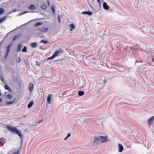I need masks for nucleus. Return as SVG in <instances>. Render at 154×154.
<instances>
[{
    "label": "nucleus",
    "instance_id": "obj_9",
    "mask_svg": "<svg viewBox=\"0 0 154 154\" xmlns=\"http://www.w3.org/2000/svg\"><path fill=\"white\" fill-rule=\"evenodd\" d=\"M33 88L34 86L33 84L32 83H30L29 85L28 89L31 93L32 92Z\"/></svg>",
    "mask_w": 154,
    "mask_h": 154
},
{
    "label": "nucleus",
    "instance_id": "obj_22",
    "mask_svg": "<svg viewBox=\"0 0 154 154\" xmlns=\"http://www.w3.org/2000/svg\"><path fill=\"white\" fill-rule=\"evenodd\" d=\"M85 92L83 91H80L79 92V96H82L84 94Z\"/></svg>",
    "mask_w": 154,
    "mask_h": 154
},
{
    "label": "nucleus",
    "instance_id": "obj_13",
    "mask_svg": "<svg viewBox=\"0 0 154 154\" xmlns=\"http://www.w3.org/2000/svg\"><path fill=\"white\" fill-rule=\"evenodd\" d=\"M28 8L32 10H35L36 9L35 5H30L29 6V7Z\"/></svg>",
    "mask_w": 154,
    "mask_h": 154
},
{
    "label": "nucleus",
    "instance_id": "obj_26",
    "mask_svg": "<svg viewBox=\"0 0 154 154\" xmlns=\"http://www.w3.org/2000/svg\"><path fill=\"white\" fill-rule=\"evenodd\" d=\"M40 43H43L44 44H46L48 43V42L47 41H45L44 40H42L41 41Z\"/></svg>",
    "mask_w": 154,
    "mask_h": 154
},
{
    "label": "nucleus",
    "instance_id": "obj_32",
    "mask_svg": "<svg viewBox=\"0 0 154 154\" xmlns=\"http://www.w3.org/2000/svg\"><path fill=\"white\" fill-rule=\"evenodd\" d=\"M71 135V134L70 133H69L68 134L66 137L64 138V140H66Z\"/></svg>",
    "mask_w": 154,
    "mask_h": 154
},
{
    "label": "nucleus",
    "instance_id": "obj_21",
    "mask_svg": "<svg viewBox=\"0 0 154 154\" xmlns=\"http://www.w3.org/2000/svg\"><path fill=\"white\" fill-rule=\"evenodd\" d=\"M22 45L21 44H19L18 45L17 50L18 51H21L20 48L22 47Z\"/></svg>",
    "mask_w": 154,
    "mask_h": 154
},
{
    "label": "nucleus",
    "instance_id": "obj_47",
    "mask_svg": "<svg viewBox=\"0 0 154 154\" xmlns=\"http://www.w3.org/2000/svg\"><path fill=\"white\" fill-rule=\"evenodd\" d=\"M12 79H13V80H14V81H16V79H15V78H12Z\"/></svg>",
    "mask_w": 154,
    "mask_h": 154
},
{
    "label": "nucleus",
    "instance_id": "obj_3",
    "mask_svg": "<svg viewBox=\"0 0 154 154\" xmlns=\"http://www.w3.org/2000/svg\"><path fill=\"white\" fill-rule=\"evenodd\" d=\"M12 45V44L10 43L7 47L6 54H5V59H6L7 57L8 56V55L10 52V51L11 48V47Z\"/></svg>",
    "mask_w": 154,
    "mask_h": 154
},
{
    "label": "nucleus",
    "instance_id": "obj_18",
    "mask_svg": "<svg viewBox=\"0 0 154 154\" xmlns=\"http://www.w3.org/2000/svg\"><path fill=\"white\" fill-rule=\"evenodd\" d=\"M41 9L43 10H45L47 9V6L45 5H43L41 6Z\"/></svg>",
    "mask_w": 154,
    "mask_h": 154
},
{
    "label": "nucleus",
    "instance_id": "obj_27",
    "mask_svg": "<svg viewBox=\"0 0 154 154\" xmlns=\"http://www.w3.org/2000/svg\"><path fill=\"white\" fill-rule=\"evenodd\" d=\"M26 50H27V47L26 46H24L23 49L22 50V51L23 52H27Z\"/></svg>",
    "mask_w": 154,
    "mask_h": 154
},
{
    "label": "nucleus",
    "instance_id": "obj_39",
    "mask_svg": "<svg viewBox=\"0 0 154 154\" xmlns=\"http://www.w3.org/2000/svg\"><path fill=\"white\" fill-rule=\"evenodd\" d=\"M36 64L38 66H40V64L39 62H36Z\"/></svg>",
    "mask_w": 154,
    "mask_h": 154
},
{
    "label": "nucleus",
    "instance_id": "obj_1",
    "mask_svg": "<svg viewBox=\"0 0 154 154\" xmlns=\"http://www.w3.org/2000/svg\"><path fill=\"white\" fill-rule=\"evenodd\" d=\"M7 128L10 131L13 132L14 133L17 134L21 138V139H22V135L20 130H18L15 127H12L11 126L8 125L7 126Z\"/></svg>",
    "mask_w": 154,
    "mask_h": 154
},
{
    "label": "nucleus",
    "instance_id": "obj_15",
    "mask_svg": "<svg viewBox=\"0 0 154 154\" xmlns=\"http://www.w3.org/2000/svg\"><path fill=\"white\" fill-rule=\"evenodd\" d=\"M34 103V102L33 101H30L29 104L28 105L27 107L29 108L32 106Z\"/></svg>",
    "mask_w": 154,
    "mask_h": 154
},
{
    "label": "nucleus",
    "instance_id": "obj_24",
    "mask_svg": "<svg viewBox=\"0 0 154 154\" xmlns=\"http://www.w3.org/2000/svg\"><path fill=\"white\" fill-rule=\"evenodd\" d=\"M26 60L27 61V62H26V61H24V62L26 64V67L28 68L29 67V63L28 61L27 60Z\"/></svg>",
    "mask_w": 154,
    "mask_h": 154
},
{
    "label": "nucleus",
    "instance_id": "obj_28",
    "mask_svg": "<svg viewBox=\"0 0 154 154\" xmlns=\"http://www.w3.org/2000/svg\"><path fill=\"white\" fill-rule=\"evenodd\" d=\"M19 38L18 36H14L13 38L12 39V41H15L18 38Z\"/></svg>",
    "mask_w": 154,
    "mask_h": 154
},
{
    "label": "nucleus",
    "instance_id": "obj_5",
    "mask_svg": "<svg viewBox=\"0 0 154 154\" xmlns=\"http://www.w3.org/2000/svg\"><path fill=\"white\" fill-rule=\"evenodd\" d=\"M154 120V116L151 117L148 120L147 123L149 126H150L153 123Z\"/></svg>",
    "mask_w": 154,
    "mask_h": 154
},
{
    "label": "nucleus",
    "instance_id": "obj_43",
    "mask_svg": "<svg viewBox=\"0 0 154 154\" xmlns=\"http://www.w3.org/2000/svg\"><path fill=\"white\" fill-rule=\"evenodd\" d=\"M152 62H154V58H152Z\"/></svg>",
    "mask_w": 154,
    "mask_h": 154
},
{
    "label": "nucleus",
    "instance_id": "obj_6",
    "mask_svg": "<svg viewBox=\"0 0 154 154\" xmlns=\"http://www.w3.org/2000/svg\"><path fill=\"white\" fill-rule=\"evenodd\" d=\"M101 143H104L108 141L107 137L106 136H100Z\"/></svg>",
    "mask_w": 154,
    "mask_h": 154
},
{
    "label": "nucleus",
    "instance_id": "obj_37",
    "mask_svg": "<svg viewBox=\"0 0 154 154\" xmlns=\"http://www.w3.org/2000/svg\"><path fill=\"white\" fill-rule=\"evenodd\" d=\"M127 131L126 130H124L122 131V133L124 134H125L127 133Z\"/></svg>",
    "mask_w": 154,
    "mask_h": 154
},
{
    "label": "nucleus",
    "instance_id": "obj_16",
    "mask_svg": "<svg viewBox=\"0 0 154 154\" xmlns=\"http://www.w3.org/2000/svg\"><path fill=\"white\" fill-rule=\"evenodd\" d=\"M5 88L8 91H12L11 90V89L10 87L7 85H5L4 86Z\"/></svg>",
    "mask_w": 154,
    "mask_h": 154
},
{
    "label": "nucleus",
    "instance_id": "obj_7",
    "mask_svg": "<svg viewBox=\"0 0 154 154\" xmlns=\"http://www.w3.org/2000/svg\"><path fill=\"white\" fill-rule=\"evenodd\" d=\"M48 29V28H39L38 29V30L42 32L46 33L47 32Z\"/></svg>",
    "mask_w": 154,
    "mask_h": 154
},
{
    "label": "nucleus",
    "instance_id": "obj_42",
    "mask_svg": "<svg viewBox=\"0 0 154 154\" xmlns=\"http://www.w3.org/2000/svg\"><path fill=\"white\" fill-rule=\"evenodd\" d=\"M2 100V98H0V103H1Z\"/></svg>",
    "mask_w": 154,
    "mask_h": 154
},
{
    "label": "nucleus",
    "instance_id": "obj_34",
    "mask_svg": "<svg viewBox=\"0 0 154 154\" xmlns=\"http://www.w3.org/2000/svg\"><path fill=\"white\" fill-rule=\"evenodd\" d=\"M28 11H24L23 12H21L20 13V15H23V14H26V13H28Z\"/></svg>",
    "mask_w": 154,
    "mask_h": 154
},
{
    "label": "nucleus",
    "instance_id": "obj_14",
    "mask_svg": "<svg viewBox=\"0 0 154 154\" xmlns=\"http://www.w3.org/2000/svg\"><path fill=\"white\" fill-rule=\"evenodd\" d=\"M82 14H86L89 15H92V13L90 11H85L83 12L82 13Z\"/></svg>",
    "mask_w": 154,
    "mask_h": 154
},
{
    "label": "nucleus",
    "instance_id": "obj_19",
    "mask_svg": "<svg viewBox=\"0 0 154 154\" xmlns=\"http://www.w3.org/2000/svg\"><path fill=\"white\" fill-rule=\"evenodd\" d=\"M43 24V23L42 22H38L34 24V26L35 27H37L39 26L42 25Z\"/></svg>",
    "mask_w": 154,
    "mask_h": 154
},
{
    "label": "nucleus",
    "instance_id": "obj_45",
    "mask_svg": "<svg viewBox=\"0 0 154 154\" xmlns=\"http://www.w3.org/2000/svg\"><path fill=\"white\" fill-rule=\"evenodd\" d=\"M8 93V92H5V96H7V95H8V94H7Z\"/></svg>",
    "mask_w": 154,
    "mask_h": 154
},
{
    "label": "nucleus",
    "instance_id": "obj_36",
    "mask_svg": "<svg viewBox=\"0 0 154 154\" xmlns=\"http://www.w3.org/2000/svg\"><path fill=\"white\" fill-rule=\"evenodd\" d=\"M20 58H19L18 59H17V61L18 63H20Z\"/></svg>",
    "mask_w": 154,
    "mask_h": 154
},
{
    "label": "nucleus",
    "instance_id": "obj_40",
    "mask_svg": "<svg viewBox=\"0 0 154 154\" xmlns=\"http://www.w3.org/2000/svg\"><path fill=\"white\" fill-rule=\"evenodd\" d=\"M26 117V116L24 115L22 118H19L18 119H21L22 118H23V117H24V118H25Z\"/></svg>",
    "mask_w": 154,
    "mask_h": 154
},
{
    "label": "nucleus",
    "instance_id": "obj_12",
    "mask_svg": "<svg viewBox=\"0 0 154 154\" xmlns=\"http://www.w3.org/2000/svg\"><path fill=\"white\" fill-rule=\"evenodd\" d=\"M118 148L119 149V152H122L123 151L124 149L123 146L120 143L119 144Z\"/></svg>",
    "mask_w": 154,
    "mask_h": 154
},
{
    "label": "nucleus",
    "instance_id": "obj_17",
    "mask_svg": "<svg viewBox=\"0 0 154 154\" xmlns=\"http://www.w3.org/2000/svg\"><path fill=\"white\" fill-rule=\"evenodd\" d=\"M31 47L33 48H35L37 46V44L36 43L34 42L31 44Z\"/></svg>",
    "mask_w": 154,
    "mask_h": 154
},
{
    "label": "nucleus",
    "instance_id": "obj_46",
    "mask_svg": "<svg viewBox=\"0 0 154 154\" xmlns=\"http://www.w3.org/2000/svg\"><path fill=\"white\" fill-rule=\"evenodd\" d=\"M71 28H70L69 29V30H70V31H72V29Z\"/></svg>",
    "mask_w": 154,
    "mask_h": 154
},
{
    "label": "nucleus",
    "instance_id": "obj_49",
    "mask_svg": "<svg viewBox=\"0 0 154 154\" xmlns=\"http://www.w3.org/2000/svg\"><path fill=\"white\" fill-rule=\"evenodd\" d=\"M91 118H88V119H90Z\"/></svg>",
    "mask_w": 154,
    "mask_h": 154
},
{
    "label": "nucleus",
    "instance_id": "obj_38",
    "mask_svg": "<svg viewBox=\"0 0 154 154\" xmlns=\"http://www.w3.org/2000/svg\"><path fill=\"white\" fill-rule=\"evenodd\" d=\"M95 0H92V2H94ZM97 1L98 2V3L100 4V3L101 2L100 0H97Z\"/></svg>",
    "mask_w": 154,
    "mask_h": 154
},
{
    "label": "nucleus",
    "instance_id": "obj_20",
    "mask_svg": "<svg viewBox=\"0 0 154 154\" xmlns=\"http://www.w3.org/2000/svg\"><path fill=\"white\" fill-rule=\"evenodd\" d=\"M6 19V17H4L1 18H0V23L4 22Z\"/></svg>",
    "mask_w": 154,
    "mask_h": 154
},
{
    "label": "nucleus",
    "instance_id": "obj_23",
    "mask_svg": "<svg viewBox=\"0 0 154 154\" xmlns=\"http://www.w3.org/2000/svg\"><path fill=\"white\" fill-rule=\"evenodd\" d=\"M0 79L3 82H4V76L3 75L1 74H0Z\"/></svg>",
    "mask_w": 154,
    "mask_h": 154
},
{
    "label": "nucleus",
    "instance_id": "obj_2",
    "mask_svg": "<svg viewBox=\"0 0 154 154\" xmlns=\"http://www.w3.org/2000/svg\"><path fill=\"white\" fill-rule=\"evenodd\" d=\"M63 52L62 50L60 49L59 50L56 51L54 53L52 56L50 57L47 58L48 60H51L54 59L59 54L63 53Z\"/></svg>",
    "mask_w": 154,
    "mask_h": 154
},
{
    "label": "nucleus",
    "instance_id": "obj_29",
    "mask_svg": "<svg viewBox=\"0 0 154 154\" xmlns=\"http://www.w3.org/2000/svg\"><path fill=\"white\" fill-rule=\"evenodd\" d=\"M51 9L52 11V12L53 14H54L55 12V10L53 6H52L51 7Z\"/></svg>",
    "mask_w": 154,
    "mask_h": 154
},
{
    "label": "nucleus",
    "instance_id": "obj_35",
    "mask_svg": "<svg viewBox=\"0 0 154 154\" xmlns=\"http://www.w3.org/2000/svg\"><path fill=\"white\" fill-rule=\"evenodd\" d=\"M58 20L59 23H60V17L59 15H58Z\"/></svg>",
    "mask_w": 154,
    "mask_h": 154
},
{
    "label": "nucleus",
    "instance_id": "obj_4",
    "mask_svg": "<svg viewBox=\"0 0 154 154\" xmlns=\"http://www.w3.org/2000/svg\"><path fill=\"white\" fill-rule=\"evenodd\" d=\"M100 136H94V141L93 142L96 143V144H98L100 143V142L101 140Z\"/></svg>",
    "mask_w": 154,
    "mask_h": 154
},
{
    "label": "nucleus",
    "instance_id": "obj_44",
    "mask_svg": "<svg viewBox=\"0 0 154 154\" xmlns=\"http://www.w3.org/2000/svg\"><path fill=\"white\" fill-rule=\"evenodd\" d=\"M47 3H48V5H49V4H50V3H49V1H47Z\"/></svg>",
    "mask_w": 154,
    "mask_h": 154
},
{
    "label": "nucleus",
    "instance_id": "obj_11",
    "mask_svg": "<svg viewBox=\"0 0 154 154\" xmlns=\"http://www.w3.org/2000/svg\"><path fill=\"white\" fill-rule=\"evenodd\" d=\"M103 8L106 10H108L109 8V7L107 3L105 2H104L103 5Z\"/></svg>",
    "mask_w": 154,
    "mask_h": 154
},
{
    "label": "nucleus",
    "instance_id": "obj_30",
    "mask_svg": "<svg viewBox=\"0 0 154 154\" xmlns=\"http://www.w3.org/2000/svg\"><path fill=\"white\" fill-rule=\"evenodd\" d=\"M4 12V9L3 8H0V15L2 14Z\"/></svg>",
    "mask_w": 154,
    "mask_h": 154
},
{
    "label": "nucleus",
    "instance_id": "obj_25",
    "mask_svg": "<svg viewBox=\"0 0 154 154\" xmlns=\"http://www.w3.org/2000/svg\"><path fill=\"white\" fill-rule=\"evenodd\" d=\"M15 101V100L13 101H10L9 102H7L6 103V104L7 105H9L13 103Z\"/></svg>",
    "mask_w": 154,
    "mask_h": 154
},
{
    "label": "nucleus",
    "instance_id": "obj_48",
    "mask_svg": "<svg viewBox=\"0 0 154 154\" xmlns=\"http://www.w3.org/2000/svg\"><path fill=\"white\" fill-rule=\"evenodd\" d=\"M41 121H42V120H40V121H39V122H41Z\"/></svg>",
    "mask_w": 154,
    "mask_h": 154
},
{
    "label": "nucleus",
    "instance_id": "obj_41",
    "mask_svg": "<svg viewBox=\"0 0 154 154\" xmlns=\"http://www.w3.org/2000/svg\"><path fill=\"white\" fill-rule=\"evenodd\" d=\"M106 82H107V81L106 79H105L104 80V81H103L104 84L105 83H106Z\"/></svg>",
    "mask_w": 154,
    "mask_h": 154
},
{
    "label": "nucleus",
    "instance_id": "obj_31",
    "mask_svg": "<svg viewBox=\"0 0 154 154\" xmlns=\"http://www.w3.org/2000/svg\"><path fill=\"white\" fill-rule=\"evenodd\" d=\"M69 27L70 28L72 29H74L75 28V26L73 24H71L69 25Z\"/></svg>",
    "mask_w": 154,
    "mask_h": 154
},
{
    "label": "nucleus",
    "instance_id": "obj_8",
    "mask_svg": "<svg viewBox=\"0 0 154 154\" xmlns=\"http://www.w3.org/2000/svg\"><path fill=\"white\" fill-rule=\"evenodd\" d=\"M6 142V140L5 138L1 137L0 139V142L1 145H3Z\"/></svg>",
    "mask_w": 154,
    "mask_h": 154
},
{
    "label": "nucleus",
    "instance_id": "obj_10",
    "mask_svg": "<svg viewBox=\"0 0 154 154\" xmlns=\"http://www.w3.org/2000/svg\"><path fill=\"white\" fill-rule=\"evenodd\" d=\"M52 96V94H49L47 98V102L49 104H50L51 103V98Z\"/></svg>",
    "mask_w": 154,
    "mask_h": 154
},
{
    "label": "nucleus",
    "instance_id": "obj_33",
    "mask_svg": "<svg viewBox=\"0 0 154 154\" xmlns=\"http://www.w3.org/2000/svg\"><path fill=\"white\" fill-rule=\"evenodd\" d=\"M7 96L8 97V98L9 99H11L12 97V96L9 94H8Z\"/></svg>",
    "mask_w": 154,
    "mask_h": 154
}]
</instances>
